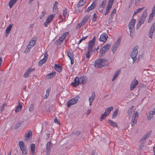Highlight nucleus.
Instances as JSON below:
<instances>
[{
	"label": "nucleus",
	"instance_id": "nucleus-1",
	"mask_svg": "<svg viewBox=\"0 0 155 155\" xmlns=\"http://www.w3.org/2000/svg\"><path fill=\"white\" fill-rule=\"evenodd\" d=\"M108 61V60L107 59H98L95 61L94 66L96 68H100L104 67L107 64Z\"/></svg>",
	"mask_w": 155,
	"mask_h": 155
},
{
	"label": "nucleus",
	"instance_id": "nucleus-2",
	"mask_svg": "<svg viewBox=\"0 0 155 155\" xmlns=\"http://www.w3.org/2000/svg\"><path fill=\"white\" fill-rule=\"evenodd\" d=\"M147 16V10H144L143 13L140 18L136 26V28L137 29L139 28L141 25L143 24Z\"/></svg>",
	"mask_w": 155,
	"mask_h": 155
},
{
	"label": "nucleus",
	"instance_id": "nucleus-3",
	"mask_svg": "<svg viewBox=\"0 0 155 155\" xmlns=\"http://www.w3.org/2000/svg\"><path fill=\"white\" fill-rule=\"evenodd\" d=\"M110 48V46L109 44H107L102 48L100 51L99 57L102 58L105 53Z\"/></svg>",
	"mask_w": 155,
	"mask_h": 155
},
{
	"label": "nucleus",
	"instance_id": "nucleus-4",
	"mask_svg": "<svg viewBox=\"0 0 155 155\" xmlns=\"http://www.w3.org/2000/svg\"><path fill=\"white\" fill-rule=\"evenodd\" d=\"M136 22V20L133 18L129 24V28L131 36L132 35L131 33L135 31L134 25Z\"/></svg>",
	"mask_w": 155,
	"mask_h": 155
},
{
	"label": "nucleus",
	"instance_id": "nucleus-5",
	"mask_svg": "<svg viewBox=\"0 0 155 155\" xmlns=\"http://www.w3.org/2000/svg\"><path fill=\"white\" fill-rule=\"evenodd\" d=\"M54 17V15L53 14L50 15L48 17L43 24V25L45 27H47L48 25L51 22Z\"/></svg>",
	"mask_w": 155,
	"mask_h": 155
},
{
	"label": "nucleus",
	"instance_id": "nucleus-6",
	"mask_svg": "<svg viewBox=\"0 0 155 155\" xmlns=\"http://www.w3.org/2000/svg\"><path fill=\"white\" fill-rule=\"evenodd\" d=\"M79 99V96H77L70 100L67 103V106L69 107L72 105L76 104L78 102Z\"/></svg>",
	"mask_w": 155,
	"mask_h": 155
},
{
	"label": "nucleus",
	"instance_id": "nucleus-7",
	"mask_svg": "<svg viewBox=\"0 0 155 155\" xmlns=\"http://www.w3.org/2000/svg\"><path fill=\"white\" fill-rule=\"evenodd\" d=\"M53 146V144L51 143V141L48 142L46 146V153L47 155H49L51 151V148Z\"/></svg>",
	"mask_w": 155,
	"mask_h": 155
},
{
	"label": "nucleus",
	"instance_id": "nucleus-8",
	"mask_svg": "<svg viewBox=\"0 0 155 155\" xmlns=\"http://www.w3.org/2000/svg\"><path fill=\"white\" fill-rule=\"evenodd\" d=\"M35 68H29L28 69L26 70L25 72V73L23 75V77L25 78H27L32 72L35 71Z\"/></svg>",
	"mask_w": 155,
	"mask_h": 155
},
{
	"label": "nucleus",
	"instance_id": "nucleus-9",
	"mask_svg": "<svg viewBox=\"0 0 155 155\" xmlns=\"http://www.w3.org/2000/svg\"><path fill=\"white\" fill-rule=\"evenodd\" d=\"M138 47L137 46H136L134 48V49L131 53V57L132 58H136L137 54L138 53L137 48Z\"/></svg>",
	"mask_w": 155,
	"mask_h": 155
},
{
	"label": "nucleus",
	"instance_id": "nucleus-10",
	"mask_svg": "<svg viewBox=\"0 0 155 155\" xmlns=\"http://www.w3.org/2000/svg\"><path fill=\"white\" fill-rule=\"evenodd\" d=\"M138 84L137 80H133L130 86V90L132 91L137 86Z\"/></svg>",
	"mask_w": 155,
	"mask_h": 155
},
{
	"label": "nucleus",
	"instance_id": "nucleus-11",
	"mask_svg": "<svg viewBox=\"0 0 155 155\" xmlns=\"http://www.w3.org/2000/svg\"><path fill=\"white\" fill-rule=\"evenodd\" d=\"M108 38L107 35L106 33H103L101 35L100 37L99 38V40L101 41H103L105 42L107 39Z\"/></svg>",
	"mask_w": 155,
	"mask_h": 155
},
{
	"label": "nucleus",
	"instance_id": "nucleus-12",
	"mask_svg": "<svg viewBox=\"0 0 155 155\" xmlns=\"http://www.w3.org/2000/svg\"><path fill=\"white\" fill-rule=\"evenodd\" d=\"M152 133V131L150 130L145 134L142 137V139L140 140V143H142V141L145 140L147 138H148L150 136Z\"/></svg>",
	"mask_w": 155,
	"mask_h": 155
},
{
	"label": "nucleus",
	"instance_id": "nucleus-13",
	"mask_svg": "<svg viewBox=\"0 0 155 155\" xmlns=\"http://www.w3.org/2000/svg\"><path fill=\"white\" fill-rule=\"evenodd\" d=\"M80 83L79 78L78 77H76L74 78V82H72L71 84L74 87H77Z\"/></svg>",
	"mask_w": 155,
	"mask_h": 155
},
{
	"label": "nucleus",
	"instance_id": "nucleus-14",
	"mask_svg": "<svg viewBox=\"0 0 155 155\" xmlns=\"http://www.w3.org/2000/svg\"><path fill=\"white\" fill-rule=\"evenodd\" d=\"M79 78L80 83L81 84H84L87 82V78L86 76H81Z\"/></svg>",
	"mask_w": 155,
	"mask_h": 155
},
{
	"label": "nucleus",
	"instance_id": "nucleus-15",
	"mask_svg": "<svg viewBox=\"0 0 155 155\" xmlns=\"http://www.w3.org/2000/svg\"><path fill=\"white\" fill-rule=\"evenodd\" d=\"M46 54H45L44 58L40 60L38 63V65L39 66H41L42 65L45 63L47 59V57L46 56Z\"/></svg>",
	"mask_w": 155,
	"mask_h": 155
},
{
	"label": "nucleus",
	"instance_id": "nucleus-16",
	"mask_svg": "<svg viewBox=\"0 0 155 155\" xmlns=\"http://www.w3.org/2000/svg\"><path fill=\"white\" fill-rule=\"evenodd\" d=\"M25 140L27 141L30 140V138L32 136V133L31 131L30 130L28 131V133H26L25 134Z\"/></svg>",
	"mask_w": 155,
	"mask_h": 155
},
{
	"label": "nucleus",
	"instance_id": "nucleus-17",
	"mask_svg": "<svg viewBox=\"0 0 155 155\" xmlns=\"http://www.w3.org/2000/svg\"><path fill=\"white\" fill-rule=\"evenodd\" d=\"M149 114V116L147 117V119L148 120H150L153 117V115L155 114V109H154L153 110L150 111Z\"/></svg>",
	"mask_w": 155,
	"mask_h": 155
},
{
	"label": "nucleus",
	"instance_id": "nucleus-18",
	"mask_svg": "<svg viewBox=\"0 0 155 155\" xmlns=\"http://www.w3.org/2000/svg\"><path fill=\"white\" fill-rule=\"evenodd\" d=\"M37 38L36 37L33 38L29 42V45L31 47L33 46L35 44Z\"/></svg>",
	"mask_w": 155,
	"mask_h": 155
},
{
	"label": "nucleus",
	"instance_id": "nucleus-19",
	"mask_svg": "<svg viewBox=\"0 0 155 155\" xmlns=\"http://www.w3.org/2000/svg\"><path fill=\"white\" fill-rule=\"evenodd\" d=\"M113 107L112 106H111L110 107L107 108L104 112V114H106V116H108L110 114L111 111L113 110Z\"/></svg>",
	"mask_w": 155,
	"mask_h": 155
},
{
	"label": "nucleus",
	"instance_id": "nucleus-20",
	"mask_svg": "<svg viewBox=\"0 0 155 155\" xmlns=\"http://www.w3.org/2000/svg\"><path fill=\"white\" fill-rule=\"evenodd\" d=\"M96 6L94 2L91 4V5L89 6L87 9L86 10V11L87 12H89L90 10H91L93 9H94Z\"/></svg>",
	"mask_w": 155,
	"mask_h": 155
},
{
	"label": "nucleus",
	"instance_id": "nucleus-21",
	"mask_svg": "<svg viewBox=\"0 0 155 155\" xmlns=\"http://www.w3.org/2000/svg\"><path fill=\"white\" fill-rule=\"evenodd\" d=\"M22 106L21 103L18 102V105L16 107L15 110V113H18L20 111L22 108Z\"/></svg>",
	"mask_w": 155,
	"mask_h": 155
},
{
	"label": "nucleus",
	"instance_id": "nucleus-22",
	"mask_svg": "<svg viewBox=\"0 0 155 155\" xmlns=\"http://www.w3.org/2000/svg\"><path fill=\"white\" fill-rule=\"evenodd\" d=\"M54 68L56 71L58 72H60L62 71V67L60 65L55 64Z\"/></svg>",
	"mask_w": 155,
	"mask_h": 155
},
{
	"label": "nucleus",
	"instance_id": "nucleus-23",
	"mask_svg": "<svg viewBox=\"0 0 155 155\" xmlns=\"http://www.w3.org/2000/svg\"><path fill=\"white\" fill-rule=\"evenodd\" d=\"M55 72L50 73L46 75V78L48 79H51L55 76Z\"/></svg>",
	"mask_w": 155,
	"mask_h": 155
},
{
	"label": "nucleus",
	"instance_id": "nucleus-24",
	"mask_svg": "<svg viewBox=\"0 0 155 155\" xmlns=\"http://www.w3.org/2000/svg\"><path fill=\"white\" fill-rule=\"evenodd\" d=\"M120 72V70H117L115 72L113 77V78L112 79V81H113L115 80L119 74Z\"/></svg>",
	"mask_w": 155,
	"mask_h": 155
},
{
	"label": "nucleus",
	"instance_id": "nucleus-25",
	"mask_svg": "<svg viewBox=\"0 0 155 155\" xmlns=\"http://www.w3.org/2000/svg\"><path fill=\"white\" fill-rule=\"evenodd\" d=\"M17 0H10L9 3V7L10 8L15 4Z\"/></svg>",
	"mask_w": 155,
	"mask_h": 155
},
{
	"label": "nucleus",
	"instance_id": "nucleus-26",
	"mask_svg": "<svg viewBox=\"0 0 155 155\" xmlns=\"http://www.w3.org/2000/svg\"><path fill=\"white\" fill-rule=\"evenodd\" d=\"M108 123L112 126L114 127H117V123L115 122H113L112 120H108L107 121Z\"/></svg>",
	"mask_w": 155,
	"mask_h": 155
},
{
	"label": "nucleus",
	"instance_id": "nucleus-27",
	"mask_svg": "<svg viewBox=\"0 0 155 155\" xmlns=\"http://www.w3.org/2000/svg\"><path fill=\"white\" fill-rule=\"evenodd\" d=\"M86 2V0H81L79 3L77 5V7L78 8L84 5Z\"/></svg>",
	"mask_w": 155,
	"mask_h": 155
},
{
	"label": "nucleus",
	"instance_id": "nucleus-28",
	"mask_svg": "<svg viewBox=\"0 0 155 155\" xmlns=\"http://www.w3.org/2000/svg\"><path fill=\"white\" fill-rule=\"evenodd\" d=\"M95 97V93L94 92H93L91 94V95L89 97V101L90 100L93 101Z\"/></svg>",
	"mask_w": 155,
	"mask_h": 155
},
{
	"label": "nucleus",
	"instance_id": "nucleus-29",
	"mask_svg": "<svg viewBox=\"0 0 155 155\" xmlns=\"http://www.w3.org/2000/svg\"><path fill=\"white\" fill-rule=\"evenodd\" d=\"M12 27V25L10 24L6 28L5 30V33L6 34H7L8 35Z\"/></svg>",
	"mask_w": 155,
	"mask_h": 155
},
{
	"label": "nucleus",
	"instance_id": "nucleus-30",
	"mask_svg": "<svg viewBox=\"0 0 155 155\" xmlns=\"http://www.w3.org/2000/svg\"><path fill=\"white\" fill-rule=\"evenodd\" d=\"M18 145L20 147L21 150H22L23 148H25L26 146L23 141H21L19 142Z\"/></svg>",
	"mask_w": 155,
	"mask_h": 155
},
{
	"label": "nucleus",
	"instance_id": "nucleus-31",
	"mask_svg": "<svg viewBox=\"0 0 155 155\" xmlns=\"http://www.w3.org/2000/svg\"><path fill=\"white\" fill-rule=\"evenodd\" d=\"M35 144L33 143H32L31 146V153L33 155L35 153Z\"/></svg>",
	"mask_w": 155,
	"mask_h": 155
},
{
	"label": "nucleus",
	"instance_id": "nucleus-32",
	"mask_svg": "<svg viewBox=\"0 0 155 155\" xmlns=\"http://www.w3.org/2000/svg\"><path fill=\"white\" fill-rule=\"evenodd\" d=\"M145 7H142L137 9L134 12L133 16L136 15L137 13L141 12L143 9H144Z\"/></svg>",
	"mask_w": 155,
	"mask_h": 155
},
{
	"label": "nucleus",
	"instance_id": "nucleus-33",
	"mask_svg": "<svg viewBox=\"0 0 155 155\" xmlns=\"http://www.w3.org/2000/svg\"><path fill=\"white\" fill-rule=\"evenodd\" d=\"M118 108L116 109L113 113L112 116V118L114 119V118L117 116L118 112Z\"/></svg>",
	"mask_w": 155,
	"mask_h": 155
},
{
	"label": "nucleus",
	"instance_id": "nucleus-34",
	"mask_svg": "<svg viewBox=\"0 0 155 155\" xmlns=\"http://www.w3.org/2000/svg\"><path fill=\"white\" fill-rule=\"evenodd\" d=\"M67 55L70 59L74 58L73 53L72 51L68 52Z\"/></svg>",
	"mask_w": 155,
	"mask_h": 155
},
{
	"label": "nucleus",
	"instance_id": "nucleus-35",
	"mask_svg": "<svg viewBox=\"0 0 155 155\" xmlns=\"http://www.w3.org/2000/svg\"><path fill=\"white\" fill-rule=\"evenodd\" d=\"M134 107V106H132L128 109L127 112L128 115L130 116L131 115L132 111V110Z\"/></svg>",
	"mask_w": 155,
	"mask_h": 155
},
{
	"label": "nucleus",
	"instance_id": "nucleus-36",
	"mask_svg": "<svg viewBox=\"0 0 155 155\" xmlns=\"http://www.w3.org/2000/svg\"><path fill=\"white\" fill-rule=\"evenodd\" d=\"M118 46L117 44H114L113 45L112 48V51L113 52V53L114 52L117 50Z\"/></svg>",
	"mask_w": 155,
	"mask_h": 155
},
{
	"label": "nucleus",
	"instance_id": "nucleus-37",
	"mask_svg": "<svg viewBox=\"0 0 155 155\" xmlns=\"http://www.w3.org/2000/svg\"><path fill=\"white\" fill-rule=\"evenodd\" d=\"M90 17V15H86L83 18L82 21L85 23H86Z\"/></svg>",
	"mask_w": 155,
	"mask_h": 155
},
{
	"label": "nucleus",
	"instance_id": "nucleus-38",
	"mask_svg": "<svg viewBox=\"0 0 155 155\" xmlns=\"http://www.w3.org/2000/svg\"><path fill=\"white\" fill-rule=\"evenodd\" d=\"M51 89L50 88H48L46 91V94L44 98L46 99L49 96V92L50 91Z\"/></svg>",
	"mask_w": 155,
	"mask_h": 155
},
{
	"label": "nucleus",
	"instance_id": "nucleus-39",
	"mask_svg": "<svg viewBox=\"0 0 155 155\" xmlns=\"http://www.w3.org/2000/svg\"><path fill=\"white\" fill-rule=\"evenodd\" d=\"M31 47L28 45L26 48L25 50L24 51L25 53H27L28 52L30 51V49L31 48Z\"/></svg>",
	"mask_w": 155,
	"mask_h": 155
},
{
	"label": "nucleus",
	"instance_id": "nucleus-40",
	"mask_svg": "<svg viewBox=\"0 0 155 155\" xmlns=\"http://www.w3.org/2000/svg\"><path fill=\"white\" fill-rule=\"evenodd\" d=\"M22 123L18 122L15 125L14 127V129L15 130H16L18 129L19 127H20L22 124Z\"/></svg>",
	"mask_w": 155,
	"mask_h": 155
},
{
	"label": "nucleus",
	"instance_id": "nucleus-41",
	"mask_svg": "<svg viewBox=\"0 0 155 155\" xmlns=\"http://www.w3.org/2000/svg\"><path fill=\"white\" fill-rule=\"evenodd\" d=\"M106 114H104H104H101V116L100 117V121H102L104 119L105 117H107V116H106Z\"/></svg>",
	"mask_w": 155,
	"mask_h": 155
},
{
	"label": "nucleus",
	"instance_id": "nucleus-42",
	"mask_svg": "<svg viewBox=\"0 0 155 155\" xmlns=\"http://www.w3.org/2000/svg\"><path fill=\"white\" fill-rule=\"evenodd\" d=\"M22 153L24 154H26L27 153V150L26 147L23 148L22 150H21Z\"/></svg>",
	"mask_w": 155,
	"mask_h": 155
},
{
	"label": "nucleus",
	"instance_id": "nucleus-43",
	"mask_svg": "<svg viewBox=\"0 0 155 155\" xmlns=\"http://www.w3.org/2000/svg\"><path fill=\"white\" fill-rule=\"evenodd\" d=\"M94 44L95 43L92 42V41H90L89 43L88 47L92 48H93L94 46Z\"/></svg>",
	"mask_w": 155,
	"mask_h": 155
},
{
	"label": "nucleus",
	"instance_id": "nucleus-44",
	"mask_svg": "<svg viewBox=\"0 0 155 155\" xmlns=\"http://www.w3.org/2000/svg\"><path fill=\"white\" fill-rule=\"evenodd\" d=\"M45 13L46 11L45 10H44V11H42L40 16V19H42V18L44 16Z\"/></svg>",
	"mask_w": 155,
	"mask_h": 155
},
{
	"label": "nucleus",
	"instance_id": "nucleus-45",
	"mask_svg": "<svg viewBox=\"0 0 155 155\" xmlns=\"http://www.w3.org/2000/svg\"><path fill=\"white\" fill-rule=\"evenodd\" d=\"M63 14L64 18H65L66 17L67 15V9H66V8L63 10Z\"/></svg>",
	"mask_w": 155,
	"mask_h": 155
},
{
	"label": "nucleus",
	"instance_id": "nucleus-46",
	"mask_svg": "<svg viewBox=\"0 0 155 155\" xmlns=\"http://www.w3.org/2000/svg\"><path fill=\"white\" fill-rule=\"evenodd\" d=\"M88 37V36H86L85 37H83L82 38H81L79 41L78 42V44H80L81 43L82 41L83 40H85L86 38H87V37Z\"/></svg>",
	"mask_w": 155,
	"mask_h": 155
},
{
	"label": "nucleus",
	"instance_id": "nucleus-47",
	"mask_svg": "<svg viewBox=\"0 0 155 155\" xmlns=\"http://www.w3.org/2000/svg\"><path fill=\"white\" fill-rule=\"evenodd\" d=\"M153 16H154L152 15H150L149 19L148 21V23H149L151 21Z\"/></svg>",
	"mask_w": 155,
	"mask_h": 155
},
{
	"label": "nucleus",
	"instance_id": "nucleus-48",
	"mask_svg": "<svg viewBox=\"0 0 155 155\" xmlns=\"http://www.w3.org/2000/svg\"><path fill=\"white\" fill-rule=\"evenodd\" d=\"M68 32H66L64 33L62 35L61 37L64 39H65V38L68 35Z\"/></svg>",
	"mask_w": 155,
	"mask_h": 155
},
{
	"label": "nucleus",
	"instance_id": "nucleus-49",
	"mask_svg": "<svg viewBox=\"0 0 155 155\" xmlns=\"http://www.w3.org/2000/svg\"><path fill=\"white\" fill-rule=\"evenodd\" d=\"M85 23L82 20L81 22L78 24V25L79 26L80 28Z\"/></svg>",
	"mask_w": 155,
	"mask_h": 155
},
{
	"label": "nucleus",
	"instance_id": "nucleus-50",
	"mask_svg": "<svg viewBox=\"0 0 155 155\" xmlns=\"http://www.w3.org/2000/svg\"><path fill=\"white\" fill-rule=\"evenodd\" d=\"M97 15L96 14H94L92 20L94 21H95L96 20Z\"/></svg>",
	"mask_w": 155,
	"mask_h": 155
},
{
	"label": "nucleus",
	"instance_id": "nucleus-51",
	"mask_svg": "<svg viewBox=\"0 0 155 155\" xmlns=\"http://www.w3.org/2000/svg\"><path fill=\"white\" fill-rule=\"evenodd\" d=\"M61 43V42L60 41H59V39L57 40H56L55 42V44L57 45H59Z\"/></svg>",
	"mask_w": 155,
	"mask_h": 155
},
{
	"label": "nucleus",
	"instance_id": "nucleus-52",
	"mask_svg": "<svg viewBox=\"0 0 155 155\" xmlns=\"http://www.w3.org/2000/svg\"><path fill=\"white\" fill-rule=\"evenodd\" d=\"M92 48L88 47L87 48V51L88 53H90V52L92 51Z\"/></svg>",
	"mask_w": 155,
	"mask_h": 155
},
{
	"label": "nucleus",
	"instance_id": "nucleus-53",
	"mask_svg": "<svg viewBox=\"0 0 155 155\" xmlns=\"http://www.w3.org/2000/svg\"><path fill=\"white\" fill-rule=\"evenodd\" d=\"M140 3V0H135V4L136 5H138Z\"/></svg>",
	"mask_w": 155,
	"mask_h": 155
},
{
	"label": "nucleus",
	"instance_id": "nucleus-54",
	"mask_svg": "<svg viewBox=\"0 0 155 155\" xmlns=\"http://www.w3.org/2000/svg\"><path fill=\"white\" fill-rule=\"evenodd\" d=\"M6 105V102H4L3 104H2V107H1V110L3 111L4 110V107Z\"/></svg>",
	"mask_w": 155,
	"mask_h": 155
},
{
	"label": "nucleus",
	"instance_id": "nucleus-55",
	"mask_svg": "<svg viewBox=\"0 0 155 155\" xmlns=\"http://www.w3.org/2000/svg\"><path fill=\"white\" fill-rule=\"evenodd\" d=\"M58 5V2L56 1L55 3L54 4V5L53 8V10L54 11V8L55 7L56 8H57V6Z\"/></svg>",
	"mask_w": 155,
	"mask_h": 155
},
{
	"label": "nucleus",
	"instance_id": "nucleus-56",
	"mask_svg": "<svg viewBox=\"0 0 155 155\" xmlns=\"http://www.w3.org/2000/svg\"><path fill=\"white\" fill-rule=\"evenodd\" d=\"M34 108V106L32 104H31L29 108V111H32Z\"/></svg>",
	"mask_w": 155,
	"mask_h": 155
},
{
	"label": "nucleus",
	"instance_id": "nucleus-57",
	"mask_svg": "<svg viewBox=\"0 0 155 155\" xmlns=\"http://www.w3.org/2000/svg\"><path fill=\"white\" fill-rule=\"evenodd\" d=\"M136 122V120H132L131 123V126H134Z\"/></svg>",
	"mask_w": 155,
	"mask_h": 155
},
{
	"label": "nucleus",
	"instance_id": "nucleus-58",
	"mask_svg": "<svg viewBox=\"0 0 155 155\" xmlns=\"http://www.w3.org/2000/svg\"><path fill=\"white\" fill-rule=\"evenodd\" d=\"M106 4V1H104L102 2V5L101 6L102 8H104V5Z\"/></svg>",
	"mask_w": 155,
	"mask_h": 155
},
{
	"label": "nucleus",
	"instance_id": "nucleus-59",
	"mask_svg": "<svg viewBox=\"0 0 155 155\" xmlns=\"http://www.w3.org/2000/svg\"><path fill=\"white\" fill-rule=\"evenodd\" d=\"M116 12V9L115 8L112 12L111 13V15H110V16L112 17V14H115Z\"/></svg>",
	"mask_w": 155,
	"mask_h": 155
},
{
	"label": "nucleus",
	"instance_id": "nucleus-60",
	"mask_svg": "<svg viewBox=\"0 0 155 155\" xmlns=\"http://www.w3.org/2000/svg\"><path fill=\"white\" fill-rule=\"evenodd\" d=\"M54 121L56 123H57L58 124H59V122L58 121V119H57V118H55V119H54Z\"/></svg>",
	"mask_w": 155,
	"mask_h": 155
},
{
	"label": "nucleus",
	"instance_id": "nucleus-61",
	"mask_svg": "<svg viewBox=\"0 0 155 155\" xmlns=\"http://www.w3.org/2000/svg\"><path fill=\"white\" fill-rule=\"evenodd\" d=\"M120 42V39H118L116 43L115 44H117L118 46H119Z\"/></svg>",
	"mask_w": 155,
	"mask_h": 155
},
{
	"label": "nucleus",
	"instance_id": "nucleus-62",
	"mask_svg": "<svg viewBox=\"0 0 155 155\" xmlns=\"http://www.w3.org/2000/svg\"><path fill=\"white\" fill-rule=\"evenodd\" d=\"M99 46L98 45L97 46V48H95L94 50V53H96L97 52V50L99 49Z\"/></svg>",
	"mask_w": 155,
	"mask_h": 155
},
{
	"label": "nucleus",
	"instance_id": "nucleus-63",
	"mask_svg": "<svg viewBox=\"0 0 155 155\" xmlns=\"http://www.w3.org/2000/svg\"><path fill=\"white\" fill-rule=\"evenodd\" d=\"M134 117H135V116H138V113L137 111H134Z\"/></svg>",
	"mask_w": 155,
	"mask_h": 155
},
{
	"label": "nucleus",
	"instance_id": "nucleus-64",
	"mask_svg": "<svg viewBox=\"0 0 155 155\" xmlns=\"http://www.w3.org/2000/svg\"><path fill=\"white\" fill-rule=\"evenodd\" d=\"M64 39L61 36L59 38V41H60L61 43L63 41Z\"/></svg>",
	"mask_w": 155,
	"mask_h": 155
}]
</instances>
